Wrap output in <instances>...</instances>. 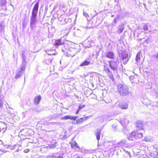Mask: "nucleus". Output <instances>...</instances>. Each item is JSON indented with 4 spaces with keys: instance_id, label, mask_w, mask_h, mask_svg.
Here are the masks:
<instances>
[{
    "instance_id": "f257e3e1",
    "label": "nucleus",
    "mask_w": 158,
    "mask_h": 158,
    "mask_svg": "<svg viewBox=\"0 0 158 158\" xmlns=\"http://www.w3.org/2000/svg\"><path fill=\"white\" fill-rule=\"evenodd\" d=\"M39 4V0H38L34 5L32 8V16L30 21L31 25L34 24L36 22V18L37 15V13L38 10Z\"/></svg>"
},
{
    "instance_id": "f03ea898",
    "label": "nucleus",
    "mask_w": 158,
    "mask_h": 158,
    "mask_svg": "<svg viewBox=\"0 0 158 158\" xmlns=\"http://www.w3.org/2000/svg\"><path fill=\"white\" fill-rule=\"evenodd\" d=\"M117 87L118 91L122 96L127 95L130 93L129 88L125 85L119 84Z\"/></svg>"
},
{
    "instance_id": "7ed1b4c3",
    "label": "nucleus",
    "mask_w": 158,
    "mask_h": 158,
    "mask_svg": "<svg viewBox=\"0 0 158 158\" xmlns=\"http://www.w3.org/2000/svg\"><path fill=\"white\" fill-rule=\"evenodd\" d=\"M110 68L113 70H117L118 67L117 62L115 61H108Z\"/></svg>"
},
{
    "instance_id": "20e7f679",
    "label": "nucleus",
    "mask_w": 158,
    "mask_h": 158,
    "mask_svg": "<svg viewBox=\"0 0 158 158\" xmlns=\"http://www.w3.org/2000/svg\"><path fill=\"white\" fill-rule=\"evenodd\" d=\"M22 57L23 59V65H22L21 68V69L22 71L24 70L26 68V62L25 61V59L26 58V54L24 52H22Z\"/></svg>"
},
{
    "instance_id": "39448f33",
    "label": "nucleus",
    "mask_w": 158,
    "mask_h": 158,
    "mask_svg": "<svg viewBox=\"0 0 158 158\" xmlns=\"http://www.w3.org/2000/svg\"><path fill=\"white\" fill-rule=\"evenodd\" d=\"M103 71L107 74V76L109 78L112 79L113 78V76L111 73L110 71L109 68L106 66H104Z\"/></svg>"
},
{
    "instance_id": "423d86ee",
    "label": "nucleus",
    "mask_w": 158,
    "mask_h": 158,
    "mask_svg": "<svg viewBox=\"0 0 158 158\" xmlns=\"http://www.w3.org/2000/svg\"><path fill=\"white\" fill-rule=\"evenodd\" d=\"M135 126L140 130L143 129V123L141 121H138L135 123Z\"/></svg>"
},
{
    "instance_id": "0eeeda50",
    "label": "nucleus",
    "mask_w": 158,
    "mask_h": 158,
    "mask_svg": "<svg viewBox=\"0 0 158 158\" xmlns=\"http://www.w3.org/2000/svg\"><path fill=\"white\" fill-rule=\"evenodd\" d=\"M127 55L124 54H122L120 60L121 62L123 64H126L127 61Z\"/></svg>"
},
{
    "instance_id": "6e6552de",
    "label": "nucleus",
    "mask_w": 158,
    "mask_h": 158,
    "mask_svg": "<svg viewBox=\"0 0 158 158\" xmlns=\"http://www.w3.org/2000/svg\"><path fill=\"white\" fill-rule=\"evenodd\" d=\"M106 57L109 59H114V54L112 51H109L106 53Z\"/></svg>"
},
{
    "instance_id": "1a4fd4ad",
    "label": "nucleus",
    "mask_w": 158,
    "mask_h": 158,
    "mask_svg": "<svg viewBox=\"0 0 158 158\" xmlns=\"http://www.w3.org/2000/svg\"><path fill=\"white\" fill-rule=\"evenodd\" d=\"M77 117H75L72 115H69L64 116L60 118L61 120H67L68 119L75 120Z\"/></svg>"
},
{
    "instance_id": "9d476101",
    "label": "nucleus",
    "mask_w": 158,
    "mask_h": 158,
    "mask_svg": "<svg viewBox=\"0 0 158 158\" xmlns=\"http://www.w3.org/2000/svg\"><path fill=\"white\" fill-rule=\"evenodd\" d=\"M133 134L135 135L134 138H135V139L141 138L143 136V134L142 133H139L138 131L134 132V134Z\"/></svg>"
},
{
    "instance_id": "9b49d317",
    "label": "nucleus",
    "mask_w": 158,
    "mask_h": 158,
    "mask_svg": "<svg viewBox=\"0 0 158 158\" xmlns=\"http://www.w3.org/2000/svg\"><path fill=\"white\" fill-rule=\"evenodd\" d=\"M142 53L141 51H139L136 55L135 60L137 62H139L140 61L141 58H142Z\"/></svg>"
},
{
    "instance_id": "f8f14e48",
    "label": "nucleus",
    "mask_w": 158,
    "mask_h": 158,
    "mask_svg": "<svg viewBox=\"0 0 158 158\" xmlns=\"http://www.w3.org/2000/svg\"><path fill=\"white\" fill-rule=\"evenodd\" d=\"M64 43L62 42L61 39L56 40H55L54 45L56 46L63 45Z\"/></svg>"
},
{
    "instance_id": "ddd939ff",
    "label": "nucleus",
    "mask_w": 158,
    "mask_h": 158,
    "mask_svg": "<svg viewBox=\"0 0 158 158\" xmlns=\"http://www.w3.org/2000/svg\"><path fill=\"white\" fill-rule=\"evenodd\" d=\"M41 97L39 95L36 97L34 100V103L35 104L37 105L39 103L40 101Z\"/></svg>"
},
{
    "instance_id": "4468645a",
    "label": "nucleus",
    "mask_w": 158,
    "mask_h": 158,
    "mask_svg": "<svg viewBox=\"0 0 158 158\" xmlns=\"http://www.w3.org/2000/svg\"><path fill=\"white\" fill-rule=\"evenodd\" d=\"M134 132L133 131L131 133H130L129 135L128 136V139L130 141H134L135 139V138H134V136H135V135H134Z\"/></svg>"
},
{
    "instance_id": "2eb2a0df",
    "label": "nucleus",
    "mask_w": 158,
    "mask_h": 158,
    "mask_svg": "<svg viewBox=\"0 0 158 158\" xmlns=\"http://www.w3.org/2000/svg\"><path fill=\"white\" fill-rule=\"evenodd\" d=\"M0 130H3L4 128L6 130L7 128V127L5 124V123L4 122H2L0 123Z\"/></svg>"
},
{
    "instance_id": "dca6fc26",
    "label": "nucleus",
    "mask_w": 158,
    "mask_h": 158,
    "mask_svg": "<svg viewBox=\"0 0 158 158\" xmlns=\"http://www.w3.org/2000/svg\"><path fill=\"white\" fill-rule=\"evenodd\" d=\"M121 108L123 109H127L128 107V105L126 103H122L119 105Z\"/></svg>"
},
{
    "instance_id": "f3484780",
    "label": "nucleus",
    "mask_w": 158,
    "mask_h": 158,
    "mask_svg": "<svg viewBox=\"0 0 158 158\" xmlns=\"http://www.w3.org/2000/svg\"><path fill=\"white\" fill-rule=\"evenodd\" d=\"M4 97L2 94L0 93V107L2 108L3 106Z\"/></svg>"
},
{
    "instance_id": "a211bd4d",
    "label": "nucleus",
    "mask_w": 158,
    "mask_h": 158,
    "mask_svg": "<svg viewBox=\"0 0 158 158\" xmlns=\"http://www.w3.org/2000/svg\"><path fill=\"white\" fill-rule=\"evenodd\" d=\"M89 64H90V62L89 61H88L87 60H85L83 62H82L81 64L80 65V66H85L86 65H89Z\"/></svg>"
},
{
    "instance_id": "6ab92c4d",
    "label": "nucleus",
    "mask_w": 158,
    "mask_h": 158,
    "mask_svg": "<svg viewBox=\"0 0 158 158\" xmlns=\"http://www.w3.org/2000/svg\"><path fill=\"white\" fill-rule=\"evenodd\" d=\"M88 117H85L84 118H80L78 119V120L76 121V123H81L83 122L84 120H86Z\"/></svg>"
},
{
    "instance_id": "aec40b11",
    "label": "nucleus",
    "mask_w": 158,
    "mask_h": 158,
    "mask_svg": "<svg viewBox=\"0 0 158 158\" xmlns=\"http://www.w3.org/2000/svg\"><path fill=\"white\" fill-rule=\"evenodd\" d=\"M52 60V59H47L44 60V62L46 64L49 65L51 63Z\"/></svg>"
},
{
    "instance_id": "412c9836",
    "label": "nucleus",
    "mask_w": 158,
    "mask_h": 158,
    "mask_svg": "<svg viewBox=\"0 0 158 158\" xmlns=\"http://www.w3.org/2000/svg\"><path fill=\"white\" fill-rule=\"evenodd\" d=\"M97 139L99 140L100 139V130L99 129H98L97 130V132L95 134Z\"/></svg>"
},
{
    "instance_id": "4be33fe9",
    "label": "nucleus",
    "mask_w": 158,
    "mask_h": 158,
    "mask_svg": "<svg viewBox=\"0 0 158 158\" xmlns=\"http://www.w3.org/2000/svg\"><path fill=\"white\" fill-rule=\"evenodd\" d=\"M100 75L98 73H94L92 75V77L94 78H99Z\"/></svg>"
},
{
    "instance_id": "5701e85b",
    "label": "nucleus",
    "mask_w": 158,
    "mask_h": 158,
    "mask_svg": "<svg viewBox=\"0 0 158 158\" xmlns=\"http://www.w3.org/2000/svg\"><path fill=\"white\" fill-rule=\"evenodd\" d=\"M71 146L72 148H79V147L77 145V143L76 142H74L73 143H72L71 145Z\"/></svg>"
},
{
    "instance_id": "b1692460",
    "label": "nucleus",
    "mask_w": 158,
    "mask_h": 158,
    "mask_svg": "<svg viewBox=\"0 0 158 158\" xmlns=\"http://www.w3.org/2000/svg\"><path fill=\"white\" fill-rule=\"evenodd\" d=\"M51 158H62V157L59 154H56L52 156Z\"/></svg>"
},
{
    "instance_id": "393cba45",
    "label": "nucleus",
    "mask_w": 158,
    "mask_h": 158,
    "mask_svg": "<svg viewBox=\"0 0 158 158\" xmlns=\"http://www.w3.org/2000/svg\"><path fill=\"white\" fill-rule=\"evenodd\" d=\"M145 141L147 142H150L151 140V137L149 136H147L144 138Z\"/></svg>"
},
{
    "instance_id": "a878e982",
    "label": "nucleus",
    "mask_w": 158,
    "mask_h": 158,
    "mask_svg": "<svg viewBox=\"0 0 158 158\" xmlns=\"http://www.w3.org/2000/svg\"><path fill=\"white\" fill-rule=\"evenodd\" d=\"M56 143L54 144H50L48 145V148H53L56 147Z\"/></svg>"
},
{
    "instance_id": "bb28decb",
    "label": "nucleus",
    "mask_w": 158,
    "mask_h": 158,
    "mask_svg": "<svg viewBox=\"0 0 158 158\" xmlns=\"http://www.w3.org/2000/svg\"><path fill=\"white\" fill-rule=\"evenodd\" d=\"M17 146V145H14L13 147H12V146H9V148L11 150H13L14 149H15L16 147Z\"/></svg>"
},
{
    "instance_id": "cd10ccee",
    "label": "nucleus",
    "mask_w": 158,
    "mask_h": 158,
    "mask_svg": "<svg viewBox=\"0 0 158 158\" xmlns=\"http://www.w3.org/2000/svg\"><path fill=\"white\" fill-rule=\"evenodd\" d=\"M123 30V28H119L118 29V32L119 33H121L122 32Z\"/></svg>"
},
{
    "instance_id": "c85d7f7f",
    "label": "nucleus",
    "mask_w": 158,
    "mask_h": 158,
    "mask_svg": "<svg viewBox=\"0 0 158 158\" xmlns=\"http://www.w3.org/2000/svg\"><path fill=\"white\" fill-rule=\"evenodd\" d=\"M85 106L84 105H79L78 109H79V110H80L82 108H84Z\"/></svg>"
},
{
    "instance_id": "c756f323",
    "label": "nucleus",
    "mask_w": 158,
    "mask_h": 158,
    "mask_svg": "<svg viewBox=\"0 0 158 158\" xmlns=\"http://www.w3.org/2000/svg\"><path fill=\"white\" fill-rule=\"evenodd\" d=\"M143 29L145 31H147L148 30V27L147 26H145L143 27Z\"/></svg>"
},
{
    "instance_id": "7c9ffc66",
    "label": "nucleus",
    "mask_w": 158,
    "mask_h": 158,
    "mask_svg": "<svg viewBox=\"0 0 158 158\" xmlns=\"http://www.w3.org/2000/svg\"><path fill=\"white\" fill-rule=\"evenodd\" d=\"M30 150L29 149H25L24 150V152L25 153H27L30 151Z\"/></svg>"
},
{
    "instance_id": "2f4dec72",
    "label": "nucleus",
    "mask_w": 158,
    "mask_h": 158,
    "mask_svg": "<svg viewBox=\"0 0 158 158\" xmlns=\"http://www.w3.org/2000/svg\"><path fill=\"white\" fill-rule=\"evenodd\" d=\"M72 123L73 124H78V123H76V121H72Z\"/></svg>"
},
{
    "instance_id": "473e14b6",
    "label": "nucleus",
    "mask_w": 158,
    "mask_h": 158,
    "mask_svg": "<svg viewBox=\"0 0 158 158\" xmlns=\"http://www.w3.org/2000/svg\"><path fill=\"white\" fill-rule=\"evenodd\" d=\"M80 110H79V109H78V110H77V112H76V114H77L79 112V111Z\"/></svg>"
},
{
    "instance_id": "72a5a7b5",
    "label": "nucleus",
    "mask_w": 158,
    "mask_h": 158,
    "mask_svg": "<svg viewBox=\"0 0 158 158\" xmlns=\"http://www.w3.org/2000/svg\"><path fill=\"white\" fill-rule=\"evenodd\" d=\"M53 123L54 124H56L57 123V122H53V123Z\"/></svg>"
},
{
    "instance_id": "f704fd0d",
    "label": "nucleus",
    "mask_w": 158,
    "mask_h": 158,
    "mask_svg": "<svg viewBox=\"0 0 158 158\" xmlns=\"http://www.w3.org/2000/svg\"><path fill=\"white\" fill-rule=\"evenodd\" d=\"M19 151V149L18 148L17 150L16 151V152H18Z\"/></svg>"
},
{
    "instance_id": "c9c22d12",
    "label": "nucleus",
    "mask_w": 158,
    "mask_h": 158,
    "mask_svg": "<svg viewBox=\"0 0 158 158\" xmlns=\"http://www.w3.org/2000/svg\"><path fill=\"white\" fill-rule=\"evenodd\" d=\"M75 158H80V157H78V156H77V157H75Z\"/></svg>"
},
{
    "instance_id": "e433bc0d",
    "label": "nucleus",
    "mask_w": 158,
    "mask_h": 158,
    "mask_svg": "<svg viewBox=\"0 0 158 158\" xmlns=\"http://www.w3.org/2000/svg\"><path fill=\"white\" fill-rule=\"evenodd\" d=\"M122 141L123 142V143H125V141Z\"/></svg>"
},
{
    "instance_id": "4c0bfd02",
    "label": "nucleus",
    "mask_w": 158,
    "mask_h": 158,
    "mask_svg": "<svg viewBox=\"0 0 158 158\" xmlns=\"http://www.w3.org/2000/svg\"><path fill=\"white\" fill-rule=\"evenodd\" d=\"M99 80V81L100 82H101V81L100 80Z\"/></svg>"
},
{
    "instance_id": "58836bf2",
    "label": "nucleus",
    "mask_w": 158,
    "mask_h": 158,
    "mask_svg": "<svg viewBox=\"0 0 158 158\" xmlns=\"http://www.w3.org/2000/svg\"><path fill=\"white\" fill-rule=\"evenodd\" d=\"M157 103H158V102H157Z\"/></svg>"
}]
</instances>
